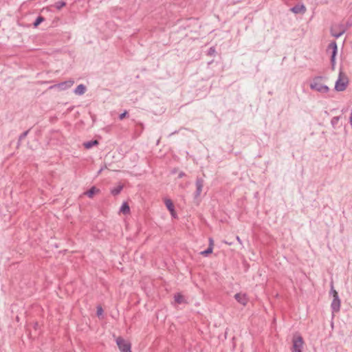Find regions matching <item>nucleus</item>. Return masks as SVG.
<instances>
[{"instance_id": "2", "label": "nucleus", "mask_w": 352, "mask_h": 352, "mask_svg": "<svg viewBox=\"0 0 352 352\" xmlns=\"http://www.w3.org/2000/svg\"><path fill=\"white\" fill-rule=\"evenodd\" d=\"M348 84L349 79L347 76H346L342 72H340L338 78L335 83V90L337 91H343L346 89Z\"/></svg>"}, {"instance_id": "11", "label": "nucleus", "mask_w": 352, "mask_h": 352, "mask_svg": "<svg viewBox=\"0 0 352 352\" xmlns=\"http://www.w3.org/2000/svg\"><path fill=\"white\" fill-rule=\"evenodd\" d=\"M100 192V189L96 188L95 186L91 187L88 190L85 192L88 197L92 198L96 194Z\"/></svg>"}, {"instance_id": "19", "label": "nucleus", "mask_w": 352, "mask_h": 352, "mask_svg": "<svg viewBox=\"0 0 352 352\" xmlns=\"http://www.w3.org/2000/svg\"><path fill=\"white\" fill-rule=\"evenodd\" d=\"M45 21V17L41 16V15H39L36 19V20L34 21V22L33 23V25L34 28H37L42 22H43Z\"/></svg>"}, {"instance_id": "8", "label": "nucleus", "mask_w": 352, "mask_h": 352, "mask_svg": "<svg viewBox=\"0 0 352 352\" xmlns=\"http://www.w3.org/2000/svg\"><path fill=\"white\" fill-rule=\"evenodd\" d=\"M340 304H341V301L339 298V296H335L331 302V308L332 309L333 313H334V312L337 313L340 311Z\"/></svg>"}, {"instance_id": "33", "label": "nucleus", "mask_w": 352, "mask_h": 352, "mask_svg": "<svg viewBox=\"0 0 352 352\" xmlns=\"http://www.w3.org/2000/svg\"><path fill=\"white\" fill-rule=\"evenodd\" d=\"M236 239H237V241H238L240 243H241V239H240L239 236H236Z\"/></svg>"}, {"instance_id": "36", "label": "nucleus", "mask_w": 352, "mask_h": 352, "mask_svg": "<svg viewBox=\"0 0 352 352\" xmlns=\"http://www.w3.org/2000/svg\"><path fill=\"white\" fill-rule=\"evenodd\" d=\"M102 170V168H101L99 171H98V173H100Z\"/></svg>"}, {"instance_id": "16", "label": "nucleus", "mask_w": 352, "mask_h": 352, "mask_svg": "<svg viewBox=\"0 0 352 352\" xmlns=\"http://www.w3.org/2000/svg\"><path fill=\"white\" fill-rule=\"evenodd\" d=\"M164 204L168 211H173V208H175L174 204H173V201L170 199H165Z\"/></svg>"}, {"instance_id": "29", "label": "nucleus", "mask_w": 352, "mask_h": 352, "mask_svg": "<svg viewBox=\"0 0 352 352\" xmlns=\"http://www.w3.org/2000/svg\"><path fill=\"white\" fill-rule=\"evenodd\" d=\"M171 216L173 217V218H177V213L175 212V208H173V211H169Z\"/></svg>"}, {"instance_id": "3", "label": "nucleus", "mask_w": 352, "mask_h": 352, "mask_svg": "<svg viewBox=\"0 0 352 352\" xmlns=\"http://www.w3.org/2000/svg\"><path fill=\"white\" fill-rule=\"evenodd\" d=\"M116 344L121 352H131V344L122 337L116 339Z\"/></svg>"}, {"instance_id": "25", "label": "nucleus", "mask_w": 352, "mask_h": 352, "mask_svg": "<svg viewBox=\"0 0 352 352\" xmlns=\"http://www.w3.org/2000/svg\"><path fill=\"white\" fill-rule=\"evenodd\" d=\"M128 116H129V113H128V111H126V110H125V111H124V112H123V113H120V114L119 115V117H118V118H119V119H120V120H122L124 119L126 117H127Z\"/></svg>"}, {"instance_id": "21", "label": "nucleus", "mask_w": 352, "mask_h": 352, "mask_svg": "<svg viewBox=\"0 0 352 352\" xmlns=\"http://www.w3.org/2000/svg\"><path fill=\"white\" fill-rule=\"evenodd\" d=\"M212 251H213V249H212L211 247H208L207 249L201 252L200 254L204 256H208L209 254L212 253Z\"/></svg>"}, {"instance_id": "31", "label": "nucleus", "mask_w": 352, "mask_h": 352, "mask_svg": "<svg viewBox=\"0 0 352 352\" xmlns=\"http://www.w3.org/2000/svg\"><path fill=\"white\" fill-rule=\"evenodd\" d=\"M349 122H350V124L352 127V110H351V114H350V117H349Z\"/></svg>"}, {"instance_id": "23", "label": "nucleus", "mask_w": 352, "mask_h": 352, "mask_svg": "<svg viewBox=\"0 0 352 352\" xmlns=\"http://www.w3.org/2000/svg\"><path fill=\"white\" fill-rule=\"evenodd\" d=\"M215 53H216L215 47L214 46H212L209 48V50H208L207 54L208 56H214Z\"/></svg>"}, {"instance_id": "4", "label": "nucleus", "mask_w": 352, "mask_h": 352, "mask_svg": "<svg viewBox=\"0 0 352 352\" xmlns=\"http://www.w3.org/2000/svg\"><path fill=\"white\" fill-rule=\"evenodd\" d=\"M331 50V55L330 58L331 65V69L334 70L335 69V64H336V57L338 53V45L335 41H331L329 45L328 49Z\"/></svg>"}, {"instance_id": "5", "label": "nucleus", "mask_w": 352, "mask_h": 352, "mask_svg": "<svg viewBox=\"0 0 352 352\" xmlns=\"http://www.w3.org/2000/svg\"><path fill=\"white\" fill-rule=\"evenodd\" d=\"M292 344V352H302L303 338L301 336H294Z\"/></svg>"}, {"instance_id": "34", "label": "nucleus", "mask_w": 352, "mask_h": 352, "mask_svg": "<svg viewBox=\"0 0 352 352\" xmlns=\"http://www.w3.org/2000/svg\"><path fill=\"white\" fill-rule=\"evenodd\" d=\"M139 125L140 126V127L142 128V129H143L144 126H143V124L142 123H140Z\"/></svg>"}, {"instance_id": "18", "label": "nucleus", "mask_w": 352, "mask_h": 352, "mask_svg": "<svg viewBox=\"0 0 352 352\" xmlns=\"http://www.w3.org/2000/svg\"><path fill=\"white\" fill-rule=\"evenodd\" d=\"M340 118H341V116H335V117L332 118V119L331 120V124L333 129H336L337 125H338V122L340 120Z\"/></svg>"}, {"instance_id": "9", "label": "nucleus", "mask_w": 352, "mask_h": 352, "mask_svg": "<svg viewBox=\"0 0 352 352\" xmlns=\"http://www.w3.org/2000/svg\"><path fill=\"white\" fill-rule=\"evenodd\" d=\"M234 298L240 304L245 306L248 302V298L245 294L238 293L234 295Z\"/></svg>"}, {"instance_id": "20", "label": "nucleus", "mask_w": 352, "mask_h": 352, "mask_svg": "<svg viewBox=\"0 0 352 352\" xmlns=\"http://www.w3.org/2000/svg\"><path fill=\"white\" fill-rule=\"evenodd\" d=\"M66 6V2L63 1V0H60V1H56L54 6L58 10H60L61 8H63L64 6Z\"/></svg>"}, {"instance_id": "27", "label": "nucleus", "mask_w": 352, "mask_h": 352, "mask_svg": "<svg viewBox=\"0 0 352 352\" xmlns=\"http://www.w3.org/2000/svg\"><path fill=\"white\" fill-rule=\"evenodd\" d=\"M344 33V31L340 32H331V34L335 38H339L342 34Z\"/></svg>"}, {"instance_id": "10", "label": "nucleus", "mask_w": 352, "mask_h": 352, "mask_svg": "<svg viewBox=\"0 0 352 352\" xmlns=\"http://www.w3.org/2000/svg\"><path fill=\"white\" fill-rule=\"evenodd\" d=\"M74 82V80H67V81L60 82V83L56 85L55 86L57 87L58 88H59L60 90H65V89L71 87L73 85Z\"/></svg>"}, {"instance_id": "6", "label": "nucleus", "mask_w": 352, "mask_h": 352, "mask_svg": "<svg viewBox=\"0 0 352 352\" xmlns=\"http://www.w3.org/2000/svg\"><path fill=\"white\" fill-rule=\"evenodd\" d=\"M204 186V180L203 178L197 177L195 182L196 190L194 193V198L197 199L202 192Z\"/></svg>"}, {"instance_id": "1", "label": "nucleus", "mask_w": 352, "mask_h": 352, "mask_svg": "<svg viewBox=\"0 0 352 352\" xmlns=\"http://www.w3.org/2000/svg\"><path fill=\"white\" fill-rule=\"evenodd\" d=\"M324 78L325 77L322 76H318L314 77L313 78V81L310 84V88L320 93H327L329 91V87L320 83V81Z\"/></svg>"}, {"instance_id": "7", "label": "nucleus", "mask_w": 352, "mask_h": 352, "mask_svg": "<svg viewBox=\"0 0 352 352\" xmlns=\"http://www.w3.org/2000/svg\"><path fill=\"white\" fill-rule=\"evenodd\" d=\"M290 10L294 14H304L307 11V8L303 3H298L291 8Z\"/></svg>"}, {"instance_id": "14", "label": "nucleus", "mask_w": 352, "mask_h": 352, "mask_svg": "<svg viewBox=\"0 0 352 352\" xmlns=\"http://www.w3.org/2000/svg\"><path fill=\"white\" fill-rule=\"evenodd\" d=\"M120 212L122 213L123 214H128L130 213V207L127 202H124L120 208Z\"/></svg>"}, {"instance_id": "30", "label": "nucleus", "mask_w": 352, "mask_h": 352, "mask_svg": "<svg viewBox=\"0 0 352 352\" xmlns=\"http://www.w3.org/2000/svg\"><path fill=\"white\" fill-rule=\"evenodd\" d=\"M185 175H186L185 173H184V172H182H182H180V173H179V175H178V177H179V178H182V177H184Z\"/></svg>"}, {"instance_id": "17", "label": "nucleus", "mask_w": 352, "mask_h": 352, "mask_svg": "<svg viewBox=\"0 0 352 352\" xmlns=\"http://www.w3.org/2000/svg\"><path fill=\"white\" fill-rule=\"evenodd\" d=\"M175 301L178 304H182L184 302V297L180 293H177L174 296Z\"/></svg>"}, {"instance_id": "13", "label": "nucleus", "mask_w": 352, "mask_h": 352, "mask_svg": "<svg viewBox=\"0 0 352 352\" xmlns=\"http://www.w3.org/2000/svg\"><path fill=\"white\" fill-rule=\"evenodd\" d=\"M98 144L99 141L98 140H91L83 143L84 147L87 149L91 148L93 146H97Z\"/></svg>"}, {"instance_id": "15", "label": "nucleus", "mask_w": 352, "mask_h": 352, "mask_svg": "<svg viewBox=\"0 0 352 352\" xmlns=\"http://www.w3.org/2000/svg\"><path fill=\"white\" fill-rule=\"evenodd\" d=\"M123 188H124L123 184H119L118 186H117L116 187H115L111 190V195L113 196L118 195L122 190Z\"/></svg>"}, {"instance_id": "28", "label": "nucleus", "mask_w": 352, "mask_h": 352, "mask_svg": "<svg viewBox=\"0 0 352 352\" xmlns=\"http://www.w3.org/2000/svg\"><path fill=\"white\" fill-rule=\"evenodd\" d=\"M213 246H214V241L212 239V238H209V245H208V247H211L212 249H213Z\"/></svg>"}, {"instance_id": "12", "label": "nucleus", "mask_w": 352, "mask_h": 352, "mask_svg": "<svg viewBox=\"0 0 352 352\" xmlns=\"http://www.w3.org/2000/svg\"><path fill=\"white\" fill-rule=\"evenodd\" d=\"M86 90V86L83 84H80L77 86V87L74 89V92L76 95L81 96L85 93Z\"/></svg>"}, {"instance_id": "32", "label": "nucleus", "mask_w": 352, "mask_h": 352, "mask_svg": "<svg viewBox=\"0 0 352 352\" xmlns=\"http://www.w3.org/2000/svg\"><path fill=\"white\" fill-rule=\"evenodd\" d=\"M21 142H19V139H18V142H17V144H16V148H19L20 145H21Z\"/></svg>"}, {"instance_id": "22", "label": "nucleus", "mask_w": 352, "mask_h": 352, "mask_svg": "<svg viewBox=\"0 0 352 352\" xmlns=\"http://www.w3.org/2000/svg\"><path fill=\"white\" fill-rule=\"evenodd\" d=\"M30 131V129H28V130L24 131L23 133H22L19 135V142H21L23 139H25L27 137V135H28Z\"/></svg>"}, {"instance_id": "26", "label": "nucleus", "mask_w": 352, "mask_h": 352, "mask_svg": "<svg viewBox=\"0 0 352 352\" xmlns=\"http://www.w3.org/2000/svg\"><path fill=\"white\" fill-rule=\"evenodd\" d=\"M330 293L333 295V297L338 296V293L333 289V283L331 284V291Z\"/></svg>"}, {"instance_id": "35", "label": "nucleus", "mask_w": 352, "mask_h": 352, "mask_svg": "<svg viewBox=\"0 0 352 352\" xmlns=\"http://www.w3.org/2000/svg\"><path fill=\"white\" fill-rule=\"evenodd\" d=\"M38 326V323L36 322L35 325H34V328L36 329V327Z\"/></svg>"}, {"instance_id": "24", "label": "nucleus", "mask_w": 352, "mask_h": 352, "mask_svg": "<svg viewBox=\"0 0 352 352\" xmlns=\"http://www.w3.org/2000/svg\"><path fill=\"white\" fill-rule=\"evenodd\" d=\"M103 311H104L103 309L101 306L99 305L97 307V311H96L97 316L100 317V316H102L103 314Z\"/></svg>"}]
</instances>
